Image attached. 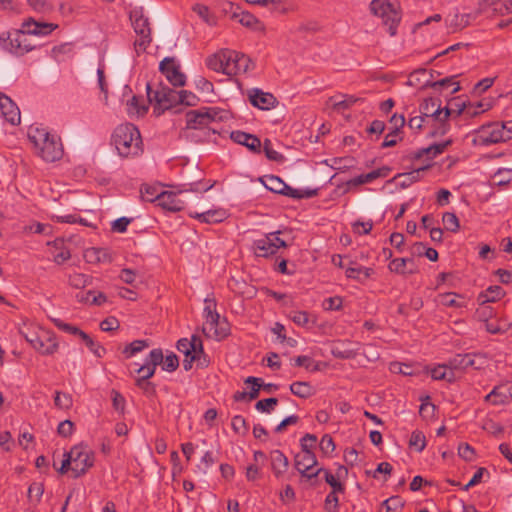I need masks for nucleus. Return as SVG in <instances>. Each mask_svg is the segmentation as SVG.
Returning a JSON list of instances; mask_svg holds the SVG:
<instances>
[{
    "label": "nucleus",
    "mask_w": 512,
    "mask_h": 512,
    "mask_svg": "<svg viewBox=\"0 0 512 512\" xmlns=\"http://www.w3.org/2000/svg\"><path fill=\"white\" fill-rule=\"evenodd\" d=\"M57 26L51 23H39L33 19H29L23 23V30H17L14 33L3 32L0 34V45L3 49L14 54H23L31 50V48L24 44L25 34H49Z\"/></svg>",
    "instance_id": "1"
},
{
    "label": "nucleus",
    "mask_w": 512,
    "mask_h": 512,
    "mask_svg": "<svg viewBox=\"0 0 512 512\" xmlns=\"http://www.w3.org/2000/svg\"><path fill=\"white\" fill-rule=\"evenodd\" d=\"M28 138L33 143L36 153L44 161L55 162L63 156V145L59 137L50 134L44 128L31 127Z\"/></svg>",
    "instance_id": "2"
},
{
    "label": "nucleus",
    "mask_w": 512,
    "mask_h": 512,
    "mask_svg": "<svg viewBox=\"0 0 512 512\" xmlns=\"http://www.w3.org/2000/svg\"><path fill=\"white\" fill-rule=\"evenodd\" d=\"M112 140L122 157L136 156L142 152V138L138 128L133 124L119 125L114 130Z\"/></svg>",
    "instance_id": "3"
},
{
    "label": "nucleus",
    "mask_w": 512,
    "mask_h": 512,
    "mask_svg": "<svg viewBox=\"0 0 512 512\" xmlns=\"http://www.w3.org/2000/svg\"><path fill=\"white\" fill-rule=\"evenodd\" d=\"M371 12L382 19L383 26H386L390 36L397 34V28L401 21L400 7L389 0H372L370 3Z\"/></svg>",
    "instance_id": "4"
},
{
    "label": "nucleus",
    "mask_w": 512,
    "mask_h": 512,
    "mask_svg": "<svg viewBox=\"0 0 512 512\" xmlns=\"http://www.w3.org/2000/svg\"><path fill=\"white\" fill-rule=\"evenodd\" d=\"M147 97L150 103L154 104V112L158 115L165 110L172 108L179 100V93L162 83H147Z\"/></svg>",
    "instance_id": "5"
},
{
    "label": "nucleus",
    "mask_w": 512,
    "mask_h": 512,
    "mask_svg": "<svg viewBox=\"0 0 512 512\" xmlns=\"http://www.w3.org/2000/svg\"><path fill=\"white\" fill-rule=\"evenodd\" d=\"M21 334L36 351L43 355L53 354L58 348L54 334L47 330L29 328L27 332L21 331Z\"/></svg>",
    "instance_id": "6"
},
{
    "label": "nucleus",
    "mask_w": 512,
    "mask_h": 512,
    "mask_svg": "<svg viewBox=\"0 0 512 512\" xmlns=\"http://www.w3.org/2000/svg\"><path fill=\"white\" fill-rule=\"evenodd\" d=\"M70 458H72L71 471L73 472V477L78 478L93 467L95 453L87 445L81 443L71 448Z\"/></svg>",
    "instance_id": "7"
},
{
    "label": "nucleus",
    "mask_w": 512,
    "mask_h": 512,
    "mask_svg": "<svg viewBox=\"0 0 512 512\" xmlns=\"http://www.w3.org/2000/svg\"><path fill=\"white\" fill-rule=\"evenodd\" d=\"M222 111L214 107H204L196 110H189L185 114V129H205L212 122L221 120Z\"/></svg>",
    "instance_id": "8"
},
{
    "label": "nucleus",
    "mask_w": 512,
    "mask_h": 512,
    "mask_svg": "<svg viewBox=\"0 0 512 512\" xmlns=\"http://www.w3.org/2000/svg\"><path fill=\"white\" fill-rule=\"evenodd\" d=\"M130 20L136 34L140 36V39H137L134 45L139 49L145 50L152 40L149 20L143 15L142 8L132 10L130 12Z\"/></svg>",
    "instance_id": "9"
},
{
    "label": "nucleus",
    "mask_w": 512,
    "mask_h": 512,
    "mask_svg": "<svg viewBox=\"0 0 512 512\" xmlns=\"http://www.w3.org/2000/svg\"><path fill=\"white\" fill-rule=\"evenodd\" d=\"M202 332L207 338L220 341L230 334V325L226 318H221L219 314L205 317Z\"/></svg>",
    "instance_id": "10"
},
{
    "label": "nucleus",
    "mask_w": 512,
    "mask_h": 512,
    "mask_svg": "<svg viewBox=\"0 0 512 512\" xmlns=\"http://www.w3.org/2000/svg\"><path fill=\"white\" fill-rule=\"evenodd\" d=\"M233 57H236L235 51L223 49L209 56L206 60V64L208 68L215 72H221L231 76L230 68H232Z\"/></svg>",
    "instance_id": "11"
},
{
    "label": "nucleus",
    "mask_w": 512,
    "mask_h": 512,
    "mask_svg": "<svg viewBox=\"0 0 512 512\" xmlns=\"http://www.w3.org/2000/svg\"><path fill=\"white\" fill-rule=\"evenodd\" d=\"M317 464V459L314 452H300L295 455L294 466L297 471L307 479H312L322 473L323 468L313 471L314 466Z\"/></svg>",
    "instance_id": "12"
},
{
    "label": "nucleus",
    "mask_w": 512,
    "mask_h": 512,
    "mask_svg": "<svg viewBox=\"0 0 512 512\" xmlns=\"http://www.w3.org/2000/svg\"><path fill=\"white\" fill-rule=\"evenodd\" d=\"M485 362V357L479 354H457L448 361L449 370L464 371L469 367L480 369Z\"/></svg>",
    "instance_id": "13"
},
{
    "label": "nucleus",
    "mask_w": 512,
    "mask_h": 512,
    "mask_svg": "<svg viewBox=\"0 0 512 512\" xmlns=\"http://www.w3.org/2000/svg\"><path fill=\"white\" fill-rule=\"evenodd\" d=\"M467 103L465 101L453 100L449 103L448 107L442 109L441 125L432 135H444L449 130V117L453 114L460 116L462 113L467 114Z\"/></svg>",
    "instance_id": "14"
},
{
    "label": "nucleus",
    "mask_w": 512,
    "mask_h": 512,
    "mask_svg": "<svg viewBox=\"0 0 512 512\" xmlns=\"http://www.w3.org/2000/svg\"><path fill=\"white\" fill-rule=\"evenodd\" d=\"M183 194V191L173 192V191H162L160 193L158 205L163 209L168 211L177 212L184 209L186 201L190 199V197H186V199H181L180 196Z\"/></svg>",
    "instance_id": "15"
},
{
    "label": "nucleus",
    "mask_w": 512,
    "mask_h": 512,
    "mask_svg": "<svg viewBox=\"0 0 512 512\" xmlns=\"http://www.w3.org/2000/svg\"><path fill=\"white\" fill-rule=\"evenodd\" d=\"M420 112L428 121H431L435 127V131L441 125L442 108L439 100L434 98H427L420 105Z\"/></svg>",
    "instance_id": "16"
},
{
    "label": "nucleus",
    "mask_w": 512,
    "mask_h": 512,
    "mask_svg": "<svg viewBox=\"0 0 512 512\" xmlns=\"http://www.w3.org/2000/svg\"><path fill=\"white\" fill-rule=\"evenodd\" d=\"M159 69L173 86L180 87L185 84V75L180 72L172 58L162 60Z\"/></svg>",
    "instance_id": "17"
},
{
    "label": "nucleus",
    "mask_w": 512,
    "mask_h": 512,
    "mask_svg": "<svg viewBox=\"0 0 512 512\" xmlns=\"http://www.w3.org/2000/svg\"><path fill=\"white\" fill-rule=\"evenodd\" d=\"M0 110L3 117L9 123L16 125L20 123V110L16 104L4 93L0 92Z\"/></svg>",
    "instance_id": "18"
},
{
    "label": "nucleus",
    "mask_w": 512,
    "mask_h": 512,
    "mask_svg": "<svg viewBox=\"0 0 512 512\" xmlns=\"http://www.w3.org/2000/svg\"><path fill=\"white\" fill-rule=\"evenodd\" d=\"M390 170L391 169L389 167L383 166V167L373 170L367 174H361L359 176H356L346 182V187H347L346 191H348L352 187H357V186H360V185H363L366 183H370L377 178L387 177Z\"/></svg>",
    "instance_id": "19"
},
{
    "label": "nucleus",
    "mask_w": 512,
    "mask_h": 512,
    "mask_svg": "<svg viewBox=\"0 0 512 512\" xmlns=\"http://www.w3.org/2000/svg\"><path fill=\"white\" fill-rule=\"evenodd\" d=\"M280 231L271 232L265 237L255 240L253 243L254 253L258 257H269L277 253V247L272 243V236L280 234Z\"/></svg>",
    "instance_id": "20"
},
{
    "label": "nucleus",
    "mask_w": 512,
    "mask_h": 512,
    "mask_svg": "<svg viewBox=\"0 0 512 512\" xmlns=\"http://www.w3.org/2000/svg\"><path fill=\"white\" fill-rule=\"evenodd\" d=\"M478 17L476 11L469 13H455L453 16H448L445 20L449 32L454 33L467 27L472 20Z\"/></svg>",
    "instance_id": "21"
},
{
    "label": "nucleus",
    "mask_w": 512,
    "mask_h": 512,
    "mask_svg": "<svg viewBox=\"0 0 512 512\" xmlns=\"http://www.w3.org/2000/svg\"><path fill=\"white\" fill-rule=\"evenodd\" d=\"M251 104L261 110H270L277 104L276 97L268 92H263L259 89L253 90L249 95Z\"/></svg>",
    "instance_id": "22"
},
{
    "label": "nucleus",
    "mask_w": 512,
    "mask_h": 512,
    "mask_svg": "<svg viewBox=\"0 0 512 512\" xmlns=\"http://www.w3.org/2000/svg\"><path fill=\"white\" fill-rule=\"evenodd\" d=\"M230 137L235 143L247 147L252 152H261V141L256 135L249 134L243 131H233L231 132Z\"/></svg>",
    "instance_id": "23"
},
{
    "label": "nucleus",
    "mask_w": 512,
    "mask_h": 512,
    "mask_svg": "<svg viewBox=\"0 0 512 512\" xmlns=\"http://www.w3.org/2000/svg\"><path fill=\"white\" fill-rule=\"evenodd\" d=\"M512 138V130H506V124H495L490 126L487 135L483 137L485 144L505 142Z\"/></svg>",
    "instance_id": "24"
},
{
    "label": "nucleus",
    "mask_w": 512,
    "mask_h": 512,
    "mask_svg": "<svg viewBox=\"0 0 512 512\" xmlns=\"http://www.w3.org/2000/svg\"><path fill=\"white\" fill-rule=\"evenodd\" d=\"M83 257L90 264L111 263L113 261L112 253L106 248H87L84 251Z\"/></svg>",
    "instance_id": "25"
},
{
    "label": "nucleus",
    "mask_w": 512,
    "mask_h": 512,
    "mask_svg": "<svg viewBox=\"0 0 512 512\" xmlns=\"http://www.w3.org/2000/svg\"><path fill=\"white\" fill-rule=\"evenodd\" d=\"M177 349L187 358L192 354H204L202 341L200 337L196 335H193L191 340H188L187 338L178 340Z\"/></svg>",
    "instance_id": "26"
},
{
    "label": "nucleus",
    "mask_w": 512,
    "mask_h": 512,
    "mask_svg": "<svg viewBox=\"0 0 512 512\" xmlns=\"http://www.w3.org/2000/svg\"><path fill=\"white\" fill-rule=\"evenodd\" d=\"M233 18L238 19V22L241 25H243L255 32H259L262 34H265V32H266L265 24L249 12H242L240 14L234 13Z\"/></svg>",
    "instance_id": "27"
},
{
    "label": "nucleus",
    "mask_w": 512,
    "mask_h": 512,
    "mask_svg": "<svg viewBox=\"0 0 512 512\" xmlns=\"http://www.w3.org/2000/svg\"><path fill=\"white\" fill-rule=\"evenodd\" d=\"M271 468L274 475L279 478L281 477L289 467L288 458L280 451L274 450L270 454Z\"/></svg>",
    "instance_id": "28"
},
{
    "label": "nucleus",
    "mask_w": 512,
    "mask_h": 512,
    "mask_svg": "<svg viewBox=\"0 0 512 512\" xmlns=\"http://www.w3.org/2000/svg\"><path fill=\"white\" fill-rule=\"evenodd\" d=\"M189 215L204 223H218L222 222L225 219L226 212L222 209H210L203 211L201 213L190 212Z\"/></svg>",
    "instance_id": "29"
},
{
    "label": "nucleus",
    "mask_w": 512,
    "mask_h": 512,
    "mask_svg": "<svg viewBox=\"0 0 512 512\" xmlns=\"http://www.w3.org/2000/svg\"><path fill=\"white\" fill-rule=\"evenodd\" d=\"M391 272L398 274H413L416 272L414 261L411 258H396L389 263Z\"/></svg>",
    "instance_id": "30"
},
{
    "label": "nucleus",
    "mask_w": 512,
    "mask_h": 512,
    "mask_svg": "<svg viewBox=\"0 0 512 512\" xmlns=\"http://www.w3.org/2000/svg\"><path fill=\"white\" fill-rule=\"evenodd\" d=\"M450 143H451V141L432 144L427 148L419 149L418 151H416L413 154L412 157H413V159H416V160L421 159L424 156H427L428 158L432 159V158L436 157L437 155L443 153L445 151V149L448 147V145H450Z\"/></svg>",
    "instance_id": "31"
},
{
    "label": "nucleus",
    "mask_w": 512,
    "mask_h": 512,
    "mask_svg": "<svg viewBox=\"0 0 512 512\" xmlns=\"http://www.w3.org/2000/svg\"><path fill=\"white\" fill-rule=\"evenodd\" d=\"M504 294L505 292L501 286H490L479 294L478 302L480 305H485L488 302H496L500 300Z\"/></svg>",
    "instance_id": "32"
},
{
    "label": "nucleus",
    "mask_w": 512,
    "mask_h": 512,
    "mask_svg": "<svg viewBox=\"0 0 512 512\" xmlns=\"http://www.w3.org/2000/svg\"><path fill=\"white\" fill-rule=\"evenodd\" d=\"M235 56L233 57L232 68H230L231 76L246 73L250 67L251 59L244 55L235 51Z\"/></svg>",
    "instance_id": "33"
},
{
    "label": "nucleus",
    "mask_w": 512,
    "mask_h": 512,
    "mask_svg": "<svg viewBox=\"0 0 512 512\" xmlns=\"http://www.w3.org/2000/svg\"><path fill=\"white\" fill-rule=\"evenodd\" d=\"M290 391L295 396L306 399L315 393V389L309 382L296 381L290 385Z\"/></svg>",
    "instance_id": "34"
},
{
    "label": "nucleus",
    "mask_w": 512,
    "mask_h": 512,
    "mask_svg": "<svg viewBox=\"0 0 512 512\" xmlns=\"http://www.w3.org/2000/svg\"><path fill=\"white\" fill-rule=\"evenodd\" d=\"M431 166V164H427L425 166L414 169L411 172L399 174L398 177L403 179L402 186H409L412 183L419 181L421 174L428 170Z\"/></svg>",
    "instance_id": "35"
},
{
    "label": "nucleus",
    "mask_w": 512,
    "mask_h": 512,
    "mask_svg": "<svg viewBox=\"0 0 512 512\" xmlns=\"http://www.w3.org/2000/svg\"><path fill=\"white\" fill-rule=\"evenodd\" d=\"M431 377L434 380H447L452 382L455 380V373L449 370L448 363L439 365L431 370Z\"/></svg>",
    "instance_id": "36"
},
{
    "label": "nucleus",
    "mask_w": 512,
    "mask_h": 512,
    "mask_svg": "<svg viewBox=\"0 0 512 512\" xmlns=\"http://www.w3.org/2000/svg\"><path fill=\"white\" fill-rule=\"evenodd\" d=\"M80 339L96 357L102 358L105 355L106 349L99 343H96L86 332H81Z\"/></svg>",
    "instance_id": "37"
},
{
    "label": "nucleus",
    "mask_w": 512,
    "mask_h": 512,
    "mask_svg": "<svg viewBox=\"0 0 512 512\" xmlns=\"http://www.w3.org/2000/svg\"><path fill=\"white\" fill-rule=\"evenodd\" d=\"M127 111L130 115L142 116L148 111V106L140 104L139 98L137 96H133L127 102Z\"/></svg>",
    "instance_id": "38"
},
{
    "label": "nucleus",
    "mask_w": 512,
    "mask_h": 512,
    "mask_svg": "<svg viewBox=\"0 0 512 512\" xmlns=\"http://www.w3.org/2000/svg\"><path fill=\"white\" fill-rule=\"evenodd\" d=\"M148 346L149 343L147 342V340H135L128 344L127 346H125L122 353L125 355L126 358H130L136 353L141 352Z\"/></svg>",
    "instance_id": "39"
},
{
    "label": "nucleus",
    "mask_w": 512,
    "mask_h": 512,
    "mask_svg": "<svg viewBox=\"0 0 512 512\" xmlns=\"http://www.w3.org/2000/svg\"><path fill=\"white\" fill-rule=\"evenodd\" d=\"M332 355L338 359H352L357 355V351L346 347L344 344H339L333 347Z\"/></svg>",
    "instance_id": "40"
},
{
    "label": "nucleus",
    "mask_w": 512,
    "mask_h": 512,
    "mask_svg": "<svg viewBox=\"0 0 512 512\" xmlns=\"http://www.w3.org/2000/svg\"><path fill=\"white\" fill-rule=\"evenodd\" d=\"M54 404L59 409L68 410L72 407L73 404L72 396L67 393L56 391L54 397Z\"/></svg>",
    "instance_id": "41"
},
{
    "label": "nucleus",
    "mask_w": 512,
    "mask_h": 512,
    "mask_svg": "<svg viewBox=\"0 0 512 512\" xmlns=\"http://www.w3.org/2000/svg\"><path fill=\"white\" fill-rule=\"evenodd\" d=\"M508 396L500 391L499 386H495L493 390L485 396L486 402H491L493 405H501L507 403Z\"/></svg>",
    "instance_id": "42"
},
{
    "label": "nucleus",
    "mask_w": 512,
    "mask_h": 512,
    "mask_svg": "<svg viewBox=\"0 0 512 512\" xmlns=\"http://www.w3.org/2000/svg\"><path fill=\"white\" fill-rule=\"evenodd\" d=\"M409 446L415 448L418 452L423 451L426 446V438L423 432L419 430L413 431L409 440Z\"/></svg>",
    "instance_id": "43"
},
{
    "label": "nucleus",
    "mask_w": 512,
    "mask_h": 512,
    "mask_svg": "<svg viewBox=\"0 0 512 512\" xmlns=\"http://www.w3.org/2000/svg\"><path fill=\"white\" fill-rule=\"evenodd\" d=\"M322 473L324 474L326 483L332 487L331 492L343 493L345 491V486L339 481V479L336 476H334L327 469L324 468L322 470Z\"/></svg>",
    "instance_id": "44"
},
{
    "label": "nucleus",
    "mask_w": 512,
    "mask_h": 512,
    "mask_svg": "<svg viewBox=\"0 0 512 512\" xmlns=\"http://www.w3.org/2000/svg\"><path fill=\"white\" fill-rule=\"evenodd\" d=\"M456 297L463 298L462 296L456 293H443L439 295L440 302L444 306L458 308L464 307L465 303L457 301Z\"/></svg>",
    "instance_id": "45"
},
{
    "label": "nucleus",
    "mask_w": 512,
    "mask_h": 512,
    "mask_svg": "<svg viewBox=\"0 0 512 512\" xmlns=\"http://www.w3.org/2000/svg\"><path fill=\"white\" fill-rule=\"evenodd\" d=\"M359 98L354 96H346L344 100L334 101L333 98L329 99V102H332V109L337 112H342L346 109H349L353 104H355Z\"/></svg>",
    "instance_id": "46"
},
{
    "label": "nucleus",
    "mask_w": 512,
    "mask_h": 512,
    "mask_svg": "<svg viewBox=\"0 0 512 512\" xmlns=\"http://www.w3.org/2000/svg\"><path fill=\"white\" fill-rule=\"evenodd\" d=\"M141 198L146 202L159 201L160 193L156 187L145 185L140 189Z\"/></svg>",
    "instance_id": "47"
},
{
    "label": "nucleus",
    "mask_w": 512,
    "mask_h": 512,
    "mask_svg": "<svg viewBox=\"0 0 512 512\" xmlns=\"http://www.w3.org/2000/svg\"><path fill=\"white\" fill-rule=\"evenodd\" d=\"M442 221H443V224H444L446 230H448V231L456 232V231H458V229L460 227L459 219L455 213H451V212L444 213L443 217H442Z\"/></svg>",
    "instance_id": "48"
},
{
    "label": "nucleus",
    "mask_w": 512,
    "mask_h": 512,
    "mask_svg": "<svg viewBox=\"0 0 512 512\" xmlns=\"http://www.w3.org/2000/svg\"><path fill=\"white\" fill-rule=\"evenodd\" d=\"M426 75H427L426 69L415 70L414 72H412L409 75L407 84L410 86H416V87H419L420 89H423L422 85L426 82V80L422 81L421 77H426Z\"/></svg>",
    "instance_id": "49"
},
{
    "label": "nucleus",
    "mask_w": 512,
    "mask_h": 512,
    "mask_svg": "<svg viewBox=\"0 0 512 512\" xmlns=\"http://www.w3.org/2000/svg\"><path fill=\"white\" fill-rule=\"evenodd\" d=\"M231 426L233 431L237 434L244 436L248 433L246 420L240 415H236L232 418Z\"/></svg>",
    "instance_id": "50"
},
{
    "label": "nucleus",
    "mask_w": 512,
    "mask_h": 512,
    "mask_svg": "<svg viewBox=\"0 0 512 512\" xmlns=\"http://www.w3.org/2000/svg\"><path fill=\"white\" fill-rule=\"evenodd\" d=\"M284 183L279 177L269 176L264 184L270 191L281 194L284 191Z\"/></svg>",
    "instance_id": "51"
},
{
    "label": "nucleus",
    "mask_w": 512,
    "mask_h": 512,
    "mask_svg": "<svg viewBox=\"0 0 512 512\" xmlns=\"http://www.w3.org/2000/svg\"><path fill=\"white\" fill-rule=\"evenodd\" d=\"M89 276L82 273H74L69 276V284L77 289H81L87 286L89 283Z\"/></svg>",
    "instance_id": "52"
},
{
    "label": "nucleus",
    "mask_w": 512,
    "mask_h": 512,
    "mask_svg": "<svg viewBox=\"0 0 512 512\" xmlns=\"http://www.w3.org/2000/svg\"><path fill=\"white\" fill-rule=\"evenodd\" d=\"M277 404H278V399L275 397H271V398L259 400L256 403L255 408L260 412L270 413Z\"/></svg>",
    "instance_id": "53"
},
{
    "label": "nucleus",
    "mask_w": 512,
    "mask_h": 512,
    "mask_svg": "<svg viewBox=\"0 0 512 512\" xmlns=\"http://www.w3.org/2000/svg\"><path fill=\"white\" fill-rule=\"evenodd\" d=\"M264 153L269 160L281 162L284 160V156L272 148L271 141L266 139L263 145Z\"/></svg>",
    "instance_id": "54"
},
{
    "label": "nucleus",
    "mask_w": 512,
    "mask_h": 512,
    "mask_svg": "<svg viewBox=\"0 0 512 512\" xmlns=\"http://www.w3.org/2000/svg\"><path fill=\"white\" fill-rule=\"evenodd\" d=\"M387 512H396L403 508L404 502L399 496H392L382 504Z\"/></svg>",
    "instance_id": "55"
},
{
    "label": "nucleus",
    "mask_w": 512,
    "mask_h": 512,
    "mask_svg": "<svg viewBox=\"0 0 512 512\" xmlns=\"http://www.w3.org/2000/svg\"><path fill=\"white\" fill-rule=\"evenodd\" d=\"M52 321L57 328L69 334L77 335L80 337L81 332H83L78 327L65 323L61 319L53 318Z\"/></svg>",
    "instance_id": "56"
},
{
    "label": "nucleus",
    "mask_w": 512,
    "mask_h": 512,
    "mask_svg": "<svg viewBox=\"0 0 512 512\" xmlns=\"http://www.w3.org/2000/svg\"><path fill=\"white\" fill-rule=\"evenodd\" d=\"M316 442H317V437L314 434H309V433L305 434L300 440L301 449H302L301 452H306V451L313 452V448L315 447Z\"/></svg>",
    "instance_id": "57"
},
{
    "label": "nucleus",
    "mask_w": 512,
    "mask_h": 512,
    "mask_svg": "<svg viewBox=\"0 0 512 512\" xmlns=\"http://www.w3.org/2000/svg\"><path fill=\"white\" fill-rule=\"evenodd\" d=\"M246 384H252V389L248 393V397L250 400L256 399L259 395V390L262 388L261 379L257 377L250 376L245 380Z\"/></svg>",
    "instance_id": "58"
},
{
    "label": "nucleus",
    "mask_w": 512,
    "mask_h": 512,
    "mask_svg": "<svg viewBox=\"0 0 512 512\" xmlns=\"http://www.w3.org/2000/svg\"><path fill=\"white\" fill-rule=\"evenodd\" d=\"M320 450L325 455L331 454L335 450V443L329 434H325L319 443Z\"/></svg>",
    "instance_id": "59"
},
{
    "label": "nucleus",
    "mask_w": 512,
    "mask_h": 512,
    "mask_svg": "<svg viewBox=\"0 0 512 512\" xmlns=\"http://www.w3.org/2000/svg\"><path fill=\"white\" fill-rule=\"evenodd\" d=\"M162 363H163V366H162L163 370L168 371V372H173L179 366V359L174 353H171V354L167 355L165 358L163 357Z\"/></svg>",
    "instance_id": "60"
},
{
    "label": "nucleus",
    "mask_w": 512,
    "mask_h": 512,
    "mask_svg": "<svg viewBox=\"0 0 512 512\" xmlns=\"http://www.w3.org/2000/svg\"><path fill=\"white\" fill-rule=\"evenodd\" d=\"M163 351L160 348H156L151 350L148 357L145 360V363L150 364L153 367H157L163 362Z\"/></svg>",
    "instance_id": "61"
},
{
    "label": "nucleus",
    "mask_w": 512,
    "mask_h": 512,
    "mask_svg": "<svg viewBox=\"0 0 512 512\" xmlns=\"http://www.w3.org/2000/svg\"><path fill=\"white\" fill-rule=\"evenodd\" d=\"M136 386L141 389L145 394L149 396H154L156 394V388L155 385L143 378H137L136 379Z\"/></svg>",
    "instance_id": "62"
},
{
    "label": "nucleus",
    "mask_w": 512,
    "mask_h": 512,
    "mask_svg": "<svg viewBox=\"0 0 512 512\" xmlns=\"http://www.w3.org/2000/svg\"><path fill=\"white\" fill-rule=\"evenodd\" d=\"M353 232L359 235L361 234H369L373 228L372 221L363 222L360 220L355 221L352 224Z\"/></svg>",
    "instance_id": "63"
},
{
    "label": "nucleus",
    "mask_w": 512,
    "mask_h": 512,
    "mask_svg": "<svg viewBox=\"0 0 512 512\" xmlns=\"http://www.w3.org/2000/svg\"><path fill=\"white\" fill-rule=\"evenodd\" d=\"M337 492H330L325 499L324 508L326 512H337L338 511V497Z\"/></svg>",
    "instance_id": "64"
}]
</instances>
